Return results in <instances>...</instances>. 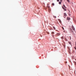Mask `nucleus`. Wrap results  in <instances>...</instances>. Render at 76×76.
I'll return each mask as SVG.
<instances>
[{"instance_id":"nucleus-1","label":"nucleus","mask_w":76,"mask_h":76,"mask_svg":"<svg viewBox=\"0 0 76 76\" xmlns=\"http://www.w3.org/2000/svg\"><path fill=\"white\" fill-rule=\"evenodd\" d=\"M64 15L65 16H67V14H66V13H64Z\"/></svg>"},{"instance_id":"nucleus-2","label":"nucleus","mask_w":76,"mask_h":76,"mask_svg":"<svg viewBox=\"0 0 76 76\" xmlns=\"http://www.w3.org/2000/svg\"><path fill=\"white\" fill-rule=\"evenodd\" d=\"M57 35H58V36H59V35H60V33H58L57 34Z\"/></svg>"},{"instance_id":"nucleus-3","label":"nucleus","mask_w":76,"mask_h":76,"mask_svg":"<svg viewBox=\"0 0 76 76\" xmlns=\"http://www.w3.org/2000/svg\"><path fill=\"white\" fill-rule=\"evenodd\" d=\"M62 7L63 9H64V10H65V11H66V9H65L64 8V7Z\"/></svg>"},{"instance_id":"nucleus-4","label":"nucleus","mask_w":76,"mask_h":76,"mask_svg":"<svg viewBox=\"0 0 76 76\" xmlns=\"http://www.w3.org/2000/svg\"><path fill=\"white\" fill-rule=\"evenodd\" d=\"M70 18H67V20H70Z\"/></svg>"},{"instance_id":"nucleus-5","label":"nucleus","mask_w":76,"mask_h":76,"mask_svg":"<svg viewBox=\"0 0 76 76\" xmlns=\"http://www.w3.org/2000/svg\"><path fill=\"white\" fill-rule=\"evenodd\" d=\"M61 2H59V4H61Z\"/></svg>"},{"instance_id":"nucleus-6","label":"nucleus","mask_w":76,"mask_h":76,"mask_svg":"<svg viewBox=\"0 0 76 76\" xmlns=\"http://www.w3.org/2000/svg\"><path fill=\"white\" fill-rule=\"evenodd\" d=\"M68 2H70V0H66Z\"/></svg>"},{"instance_id":"nucleus-7","label":"nucleus","mask_w":76,"mask_h":76,"mask_svg":"<svg viewBox=\"0 0 76 76\" xmlns=\"http://www.w3.org/2000/svg\"><path fill=\"white\" fill-rule=\"evenodd\" d=\"M52 5L53 6H54V4L53 3V4H52Z\"/></svg>"},{"instance_id":"nucleus-8","label":"nucleus","mask_w":76,"mask_h":76,"mask_svg":"<svg viewBox=\"0 0 76 76\" xmlns=\"http://www.w3.org/2000/svg\"><path fill=\"white\" fill-rule=\"evenodd\" d=\"M64 38V37H61V39H63Z\"/></svg>"},{"instance_id":"nucleus-9","label":"nucleus","mask_w":76,"mask_h":76,"mask_svg":"<svg viewBox=\"0 0 76 76\" xmlns=\"http://www.w3.org/2000/svg\"><path fill=\"white\" fill-rule=\"evenodd\" d=\"M64 7H65V8H66V6H65V5H64Z\"/></svg>"},{"instance_id":"nucleus-10","label":"nucleus","mask_w":76,"mask_h":76,"mask_svg":"<svg viewBox=\"0 0 76 76\" xmlns=\"http://www.w3.org/2000/svg\"><path fill=\"white\" fill-rule=\"evenodd\" d=\"M53 28H54V30L56 29V28H55V27H53Z\"/></svg>"},{"instance_id":"nucleus-11","label":"nucleus","mask_w":76,"mask_h":76,"mask_svg":"<svg viewBox=\"0 0 76 76\" xmlns=\"http://www.w3.org/2000/svg\"><path fill=\"white\" fill-rule=\"evenodd\" d=\"M62 28L63 30H64V28H63V27H62Z\"/></svg>"},{"instance_id":"nucleus-12","label":"nucleus","mask_w":76,"mask_h":76,"mask_svg":"<svg viewBox=\"0 0 76 76\" xmlns=\"http://www.w3.org/2000/svg\"><path fill=\"white\" fill-rule=\"evenodd\" d=\"M54 33V32H52V34H53Z\"/></svg>"},{"instance_id":"nucleus-13","label":"nucleus","mask_w":76,"mask_h":76,"mask_svg":"<svg viewBox=\"0 0 76 76\" xmlns=\"http://www.w3.org/2000/svg\"><path fill=\"white\" fill-rule=\"evenodd\" d=\"M73 30H74H74H75V28H73Z\"/></svg>"},{"instance_id":"nucleus-14","label":"nucleus","mask_w":76,"mask_h":76,"mask_svg":"<svg viewBox=\"0 0 76 76\" xmlns=\"http://www.w3.org/2000/svg\"><path fill=\"white\" fill-rule=\"evenodd\" d=\"M57 1H59V0H57Z\"/></svg>"},{"instance_id":"nucleus-15","label":"nucleus","mask_w":76,"mask_h":76,"mask_svg":"<svg viewBox=\"0 0 76 76\" xmlns=\"http://www.w3.org/2000/svg\"><path fill=\"white\" fill-rule=\"evenodd\" d=\"M54 18H56V16H55V17H54Z\"/></svg>"},{"instance_id":"nucleus-16","label":"nucleus","mask_w":76,"mask_h":76,"mask_svg":"<svg viewBox=\"0 0 76 76\" xmlns=\"http://www.w3.org/2000/svg\"><path fill=\"white\" fill-rule=\"evenodd\" d=\"M61 1H62V0H60Z\"/></svg>"},{"instance_id":"nucleus-17","label":"nucleus","mask_w":76,"mask_h":76,"mask_svg":"<svg viewBox=\"0 0 76 76\" xmlns=\"http://www.w3.org/2000/svg\"><path fill=\"white\" fill-rule=\"evenodd\" d=\"M69 16H70V14H69Z\"/></svg>"},{"instance_id":"nucleus-18","label":"nucleus","mask_w":76,"mask_h":76,"mask_svg":"<svg viewBox=\"0 0 76 76\" xmlns=\"http://www.w3.org/2000/svg\"><path fill=\"white\" fill-rule=\"evenodd\" d=\"M64 32H65V31H64Z\"/></svg>"},{"instance_id":"nucleus-19","label":"nucleus","mask_w":76,"mask_h":76,"mask_svg":"<svg viewBox=\"0 0 76 76\" xmlns=\"http://www.w3.org/2000/svg\"><path fill=\"white\" fill-rule=\"evenodd\" d=\"M75 48V50H76V48Z\"/></svg>"},{"instance_id":"nucleus-20","label":"nucleus","mask_w":76,"mask_h":76,"mask_svg":"<svg viewBox=\"0 0 76 76\" xmlns=\"http://www.w3.org/2000/svg\"><path fill=\"white\" fill-rule=\"evenodd\" d=\"M75 64H76V62H75Z\"/></svg>"},{"instance_id":"nucleus-21","label":"nucleus","mask_w":76,"mask_h":76,"mask_svg":"<svg viewBox=\"0 0 76 76\" xmlns=\"http://www.w3.org/2000/svg\"><path fill=\"white\" fill-rule=\"evenodd\" d=\"M60 23H61V21H60Z\"/></svg>"},{"instance_id":"nucleus-22","label":"nucleus","mask_w":76,"mask_h":76,"mask_svg":"<svg viewBox=\"0 0 76 76\" xmlns=\"http://www.w3.org/2000/svg\"><path fill=\"white\" fill-rule=\"evenodd\" d=\"M72 28H73V26L72 27Z\"/></svg>"}]
</instances>
